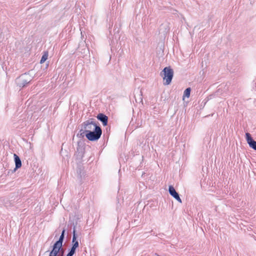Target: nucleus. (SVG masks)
<instances>
[{"label": "nucleus", "instance_id": "f257e3e1", "mask_svg": "<svg viewBox=\"0 0 256 256\" xmlns=\"http://www.w3.org/2000/svg\"><path fill=\"white\" fill-rule=\"evenodd\" d=\"M162 78L164 84L168 85L170 84L174 76V70L170 66H167L164 68L160 74Z\"/></svg>", "mask_w": 256, "mask_h": 256}, {"label": "nucleus", "instance_id": "f03ea898", "mask_svg": "<svg viewBox=\"0 0 256 256\" xmlns=\"http://www.w3.org/2000/svg\"><path fill=\"white\" fill-rule=\"evenodd\" d=\"M102 131L100 128H97L94 130H92L86 134V138L90 140L94 141L98 140L100 137Z\"/></svg>", "mask_w": 256, "mask_h": 256}, {"label": "nucleus", "instance_id": "7ed1b4c3", "mask_svg": "<svg viewBox=\"0 0 256 256\" xmlns=\"http://www.w3.org/2000/svg\"><path fill=\"white\" fill-rule=\"evenodd\" d=\"M64 230L62 231V234L60 236L59 240L58 241H57L54 244L53 248H52V250L51 251L52 252H54V253H56L57 254H58L60 249L62 248V240H63L64 236Z\"/></svg>", "mask_w": 256, "mask_h": 256}, {"label": "nucleus", "instance_id": "20e7f679", "mask_svg": "<svg viewBox=\"0 0 256 256\" xmlns=\"http://www.w3.org/2000/svg\"><path fill=\"white\" fill-rule=\"evenodd\" d=\"M31 80L30 76L27 74H24L20 76L18 80V84L20 87H24L28 84Z\"/></svg>", "mask_w": 256, "mask_h": 256}, {"label": "nucleus", "instance_id": "39448f33", "mask_svg": "<svg viewBox=\"0 0 256 256\" xmlns=\"http://www.w3.org/2000/svg\"><path fill=\"white\" fill-rule=\"evenodd\" d=\"M100 128L92 122L87 121L84 124V129L85 134L88 133L92 130H94L97 128Z\"/></svg>", "mask_w": 256, "mask_h": 256}, {"label": "nucleus", "instance_id": "423d86ee", "mask_svg": "<svg viewBox=\"0 0 256 256\" xmlns=\"http://www.w3.org/2000/svg\"><path fill=\"white\" fill-rule=\"evenodd\" d=\"M246 136L247 142L250 146L256 150V141L253 140L250 134L248 132L246 134Z\"/></svg>", "mask_w": 256, "mask_h": 256}, {"label": "nucleus", "instance_id": "0eeeda50", "mask_svg": "<svg viewBox=\"0 0 256 256\" xmlns=\"http://www.w3.org/2000/svg\"><path fill=\"white\" fill-rule=\"evenodd\" d=\"M168 191L170 194L175 199H176L178 202L182 203V200L179 196L178 194L177 193V192L176 191L174 188L172 186H169L168 188Z\"/></svg>", "mask_w": 256, "mask_h": 256}, {"label": "nucleus", "instance_id": "6e6552de", "mask_svg": "<svg viewBox=\"0 0 256 256\" xmlns=\"http://www.w3.org/2000/svg\"><path fill=\"white\" fill-rule=\"evenodd\" d=\"M97 118L102 122L104 126H106L108 124V118L106 115L102 114H99L97 116Z\"/></svg>", "mask_w": 256, "mask_h": 256}, {"label": "nucleus", "instance_id": "1a4fd4ad", "mask_svg": "<svg viewBox=\"0 0 256 256\" xmlns=\"http://www.w3.org/2000/svg\"><path fill=\"white\" fill-rule=\"evenodd\" d=\"M14 158L16 163V169L20 168L22 166V162L20 158L16 154H14Z\"/></svg>", "mask_w": 256, "mask_h": 256}, {"label": "nucleus", "instance_id": "9d476101", "mask_svg": "<svg viewBox=\"0 0 256 256\" xmlns=\"http://www.w3.org/2000/svg\"><path fill=\"white\" fill-rule=\"evenodd\" d=\"M76 236L75 233H74L72 236V247L76 248L78 246V242L76 240Z\"/></svg>", "mask_w": 256, "mask_h": 256}, {"label": "nucleus", "instance_id": "9b49d317", "mask_svg": "<svg viewBox=\"0 0 256 256\" xmlns=\"http://www.w3.org/2000/svg\"><path fill=\"white\" fill-rule=\"evenodd\" d=\"M191 89L190 88H187L184 92L183 100L184 99L185 97L188 98L190 96Z\"/></svg>", "mask_w": 256, "mask_h": 256}, {"label": "nucleus", "instance_id": "f8f14e48", "mask_svg": "<svg viewBox=\"0 0 256 256\" xmlns=\"http://www.w3.org/2000/svg\"><path fill=\"white\" fill-rule=\"evenodd\" d=\"M48 58V52H45L44 54L42 56V58L40 60V63L43 64L47 59Z\"/></svg>", "mask_w": 256, "mask_h": 256}, {"label": "nucleus", "instance_id": "ddd939ff", "mask_svg": "<svg viewBox=\"0 0 256 256\" xmlns=\"http://www.w3.org/2000/svg\"><path fill=\"white\" fill-rule=\"evenodd\" d=\"M76 248L72 246L70 251L69 252V254H72V256L74 254Z\"/></svg>", "mask_w": 256, "mask_h": 256}, {"label": "nucleus", "instance_id": "4468645a", "mask_svg": "<svg viewBox=\"0 0 256 256\" xmlns=\"http://www.w3.org/2000/svg\"><path fill=\"white\" fill-rule=\"evenodd\" d=\"M76 248L72 246L70 251L69 252V254H72V256L74 254Z\"/></svg>", "mask_w": 256, "mask_h": 256}, {"label": "nucleus", "instance_id": "2eb2a0df", "mask_svg": "<svg viewBox=\"0 0 256 256\" xmlns=\"http://www.w3.org/2000/svg\"><path fill=\"white\" fill-rule=\"evenodd\" d=\"M50 256H58L57 254H56V253H54V252H50Z\"/></svg>", "mask_w": 256, "mask_h": 256}, {"label": "nucleus", "instance_id": "dca6fc26", "mask_svg": "<svg viewBox=\"0 0 256 256\" xmlns=\"http://www.w3.org/2000/svg\"><path fill=\"white\" fill-rule=\"evenodd\" d=\"M66 256H72V255L68 253Z\"/></svg>", "mask_w": 256, "mask_h": 256}, {"label": "nucleus", "instance_id": "f3484780", "mask_svg": "<svg viewBox=\"0 0 256 256\" xmlns=\"http://www.w3.org/2000/svg\"><path fill=\"white\" fill-rule=\"evenodd\" d=\"M158 256H160L159 255H158Z\"/></svg>", "mask_w": 256, "mask_h": 256}]
</instances>
